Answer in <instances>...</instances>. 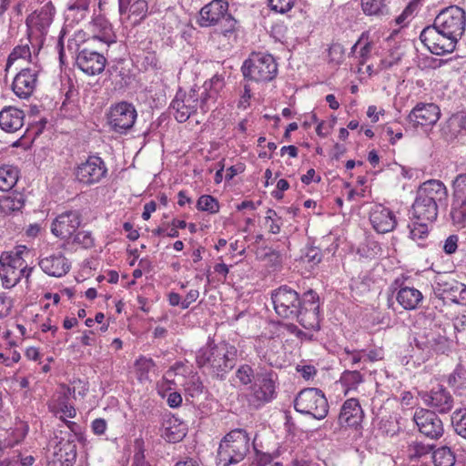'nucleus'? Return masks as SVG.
<instances>
[{
    "label": "nucleus",
    "instance_id": "f257e3e1",
    "mask_svg": "<svg viewBox=\"0 0 466 466\" xmlns=\"http://www.w3.org/2000/svg\"><path fill=\"white\" fill-rule=\"evenodd\" d=\"M276 313L289 319H296L307 329H319V296L312 289L302 298L288 286H281L271 295Z\"/></svg>",
    "mask_w": 466,
    "mask_h": 466
},
{
    "label": "nucleus",
    "instance_id": "f03ea898",
    "mask_svg": "<svg viewBox=\"0 0 466 466\" xmlns=\"http://www.w3.org/2000/svg\"><path fill=\"white\" fill-rule=\"evenodd\" d=\"M448 189L440 180L430 179L423 182L416 192L411 207V219L434 221L439 208L447 205Z\"/></svg>",
    "mask_w": 466,
    "mask_h": 466
},
{
    "label": "nucleus",
    "instance_id": "7ed1b4c3",
    "mask_svg": "<svg viewBox=\"0 0 466 466\" xmlns=\"http://www.w3.org/2000/svg\"><path fill=\"white\" fill-rule=\"evenodd\" d=\"M196 361L198 367H207L213 376L223 379L236 365L237 349L228 343H208L197 352Z\"/></svg>",
    "mask_w": 466,
    "mask_h": 466
},
{
    "label": "nucleus",
    "instance_id": "20e7f679",
    "mask_svg": "<svg viewBox=\"0 0 466 466\" xmlns=\"http://www.w3.org/2000/svg\"><path fill=\"white\" fill-rule=\"evenodd\" d=\"M211 85L205 83L202 88L191 89L188 94H177L172 101L170 107L174 110L175 118L186 122L198 109L205 114L209 109V101L215 99V93L208 92Z\"/></svg>",
    "mask_w": 466,
    "mask_h": 466
},
{
    "label": "nucleus",
    "instance_id": "39448f33",
    "mask_svg": "<svg viewBox=\"0 0 466 466\" xmlns=\"http://www.w3.org/2000/svg\"><path fill=\"white\" fill-rule=\"evenodd\" d=\"M249 451V437L242 429L228 433L221 441L218 451V463L228 466L241 461Z\"/></svg>",
    "mask_w": 466,
    "mask_h": 466
},
{
    "label": "nucleus",
    "instance_id": "423d86ee",
    "mask_svg": "<svg viewBox=\"0 0 466 466\" xmlns=\"http://www.w3.org/2000/svg\"><path fill=\"white\" fill-rule=\"evenodd\" d=\"M245 78L260 83L273 80L278 74V65L271 55L254 53L242 66Z\"/></svg>",
    "mask_w": 466,
    "mask_h": 466
},
{
    "label": "nucleus",
    "instance_id": "0eeeda50",
    "mask_svg": "<svg viewBox=\"0 0 466 466\" xmlns=\"http://www.w3.org/2000/svg\"><path fill=\"white\" fill-rule=\"evenodd\" d=\"M295 410L302 414L323 420L329 412V403L322 392L317 388H307L299 392L294 400Z\"/></svg>",
    "mask_w": 466,
    "mask_h": 466
},
{
    "label": "nucleus",
    "instance_id": "6e6552de",
    "mask_svg": "<svg viewBox=\"0 0 466 466\" xmlns=\"http://www.w3.org/2000/svg\"><path fill=\"white\" fill-rule=\"evenodd\" d=\"M0 277L5 289L14 288L24 276L28 279L33 268H28L24 258L18 254H2L0 258Z\"/></svg>",
    "mask_w": 466,
    "mask_h": 466
},
{
    "label": "nucleus",
    "instance_id": "1a4fd4ad",
    "mask_svg": "<svg viewBox=\"0 0 466 466\" xmlns=\"http://www.w3.org/2000/svg\"><path fill=\"white\" fill-rule=\"evenodd\" d=\"M433 25L441 32L450 35L459 40L466 25V15L462 8L457 5H451L443 9L435 18Z\"/></svg>",
    "mask_w": 466,
    "mask_h": 466
},
{
    "label": "nucleus",
    "instance_id": "9d476101",
    "mask_svg": "<svg viewBox=\"0 0 466 466\" xmlns=\"http://www.w3.org/2000/svg\"><path fill=\"white\" fill-rule=\"evenodd\" d=\"M420 39L431 53L437 56L451 53L458 42L450 35H444V32L435 28L434 25L425 27L420 35Z\"/></svg>",
    "mask_w": 466,
    "mask_h": 466
},
{
    "label": "nucleus",
    "instance_id": "9b49d317",
    "mask_svg": "<svg viewBox=\"0 0 466 466\" xmlns=\"http://www.w3.org/2000/svg\"><path fill=\"white\" fill-rule=\"evenodd\" d=\"M107 168L105 162L99 157H89L84 162L78 164L74 171L76 179L86 186L98 183L106 177Z\"/></svg>",
    "mask_w": 466,
    "mask_h": 466
},
{
    "label": "nucleus",
    "instance_id": "f8f14e48",
    "mask_svg": "<svg viewBox=\"0 0 466 466\" xmlns=\"http://www.w3.org/2000/svg\"><path fill=\"white\" fill-rule=\"evenodd\" d=\"M451 218L458 228L466 226V174L458 175L453 181Z\"/></svg>",
    "mask_w": 466,
    "mask_h": 466
},
{
    "label": "nucleus",
    "instance_id": "ddd939ff",
    "mask_svg": "<svg viewBox=\"0 0 466 466\" xmlns=\"http://www.w3.org/2000/svg\"><path fill=\"white\" fill-rule=\"evenodd\" d=\"M137 116V110L131 103L120 102L110 107L108 123L114 131L124 133L133 127Z\"/></svg>",
    "mask_w": 466,
    "mask_h": 466
},
{
    "label": "nucleus",
    "instance_id": "4468645a",
    "mask_svg": "<svg viewBox=\"0 0 466 466\" xmlns=\"http://www.w3.org/2000/svg\"><path fill=\"white\" fill-rule=\"evenodd\" d=\"M436 296L451 301L466 304V285L450 276H439L433 287Z\"/></svg>",
    "mask_w": 466,
    "mask_h": 466
},
{
    "label": "nucleus",
    "instance_id": "2eb2a0df",
    "mask_svg": "<svg viewBox=\"0 0 466 466\" xmlns=\"http://www.w3.org/2000/svg\"><path fill=\"white\" fill-rule=\"evenodd\" d=\"M273 371L258 373L254 384L251 386L249 401L255 406L269 402L276 394V386Z\"/></svg>",
    "mask_w": 466,
    "mask_h": 466
},
{
    "label": "nucleus",
    "instance_id": "dca6fc26",
    "mask_svg": "<svg viewBox=\"0 0 466 466\" xmlns=\"http://www.w3.org/2000/svg\"><path fill=\"white\" fill-rule=\"evenodd\" d=\"M413 420L419 431L431 440H437L443 434V424L435 411L420 409L415 411Z\"/></svg>",
    "mask_w": 466,
    "mask_h": 466
},
{
    "label": "nucleus",
    "instance_id": "f3484780",
    "mask_svg": "<svg viewBox=\"0 0 466 466\" xmlns=\"http://www.w3.org/2000/svg\"><path fill=\"white\" fill-rule=\"evenodd\" d=\"M69 437L72 435L69 433ZM76 458V445L74 439L63 437L56 443L47 455L48 466H72Z\"/></svg>",
    "mask_w": 466,
    "mask_h": 466
},
{
    "label": "nucleus",
    "instance_id": "a211bd4d",
    "mask_svg": "<svg viewBox=\"0 0 466 466\" xmlns=\"http://www.w3.org/2000/svg\"><path fill=\"white\" fill-rule=\"evenodd\" d=\"M419 396L426 406L439 413L449 412L454 405L453 397L442 386L432 388L430 391H420Z\"/></svg>",
    "mask_w": 466,
    "mask_h": 466
},
{
    "label": "nucleus",
    "instance_id": "6ab92c4d",
    "mask_svg": "<svg viewBox=\"0 0 466 466\" xmlns=\"http://www.w3.org/2000/svg\"><path fill=\"white\" fill-rule=\"evenodd\" d=\"M38 73L39 69L36 65L21 69L12 83L14 93L20 98L30 97L36 87Z\"/></svg>",
    "mask_w": 466,
    "mask_h": 466
},
{
    "label": "nucleus",
    "instance_id": "aec40b11",
    "mask_svg": "<svg viewBox=\"0 0 466 466\" xmlns=\"http://www.w3.org/2000/svg\"><path fill=\"white\" fill-rule=\"evenodd\" d=\"M81 225V215L77 210H68L58 215L51 225L52 233L62 239L71 238Z\"/></svg>",
    "mask_w": 466,
    "mask_h": 466
},
{
    "label": "nucleus",
    "instance_id": "412c9836",
    "mask_svg": "<svg viewBox=\"0 0 466 466\" xmlns=\"http://www.w3.org/2000/svg\"><path fill=\"white\" fill-rule=\"evenodd\" d=\"M106 62V60L103 55L87 48L79 50L76 57L77 67L88 76H95L103 72Z\"/></svg>",
    "mask_w": 466,
    "mask_h": 466
},
{
    "label": "nucleus",
    "instance_id": "4be33fe9",
    "mask_svg": "<svg viewBox=\"0 0 466 466\" xmlns=\"http://www.w3.org/2000/svg\"><path fill=\"white\" fill-rule=\"evenodd\" d=\"M228 4L224 0H213L204 5L199 12L198 24L208 27L218 25L228 14Z\"/></svg>",
    "mask_w": 466,
    "mask_h": 466
},
{
    "label": "nucleus",
    "instance_id": "5701e85b",
    "mask_svg": "<svg viewBox=\"0 0 466 466\" xmlns=\"http://www.w3.org/2000/svg\"><path fill=\"white\" fill-rule=\"evenodd\" d=\"M370 221L378 233H387L393 230L397 225L394 214L388 208L376 204L370 211Z\"/></svg>",
    "mask_w": 466,
    "mask_h": 466
},
{
    "label": "nucleus",
    "instance_id": "b1692460",
    "mask_svg": "<svg viewBox=\"0 0 466 466\" xmlns=\"http://www.w3.org/2000/svg\"><path fill=\"white\" fill-rule=\"evenodd\" d=\"M440 117L439 107L432 103L418 104L409 114L408 119L413 126H431Z\"/></svg>",
    "mask_w": 466,
    "mask_h": 466
},
{
    "label": "nucleus",
    "instance_id": "393cba45",
    "mask_svg": "<svg viewBox=\"0 0 466 466\" xmlns=\"http://www.w3.org/2000/svg\"><path fill=\"white\" fill-rule=\"evenodd\" d=\"M363 410L357 399L347 400L339 415V424L341 427L357 428L362 421Z\"/></svg>",
    "mask_w": 466,
    "mask_h": 466
},
{
    "label": "nucleus",
    "instance_id": "a878e982",
    "mask_svg": "<svg viewBox=\"0 0 466 466\" xmlns=\"http://www.w3.org/2000/svg\"><path fill=\"white\" fill-rule=\"evenodd\" d=\"M39 266L46 274L53 277H62L70 268V263L61 253L42 258Z\"/></svg>",
    "mask_w": 466,
    "mask_h": 466
},
{
    "label": "nucleus",
    "instance_id": "bb28decb",
    "mask_svg": "<svg viewBox=\"0 0 466 466\" xmlns=\"http://www.w3.org/2000/svg\"><path fill=\"white\" fill-rule=\"evenodd\" d=\"M466 134V113L452 115L441 127V135L447 141H453Z\"/></svg>",
    "mask_w": 466,
    "mask_h": 466
},
{
    "label": "nucleus",
    "instance_id": "cd10ccee",
    "mask_svg": "<svg viewBox=\"0 0 466 466\" xmlns=\"http://www.w3.org/2000/svg\"><path fill=\"white\" fill-rule=\"evenodd\" d=\"M25 114L15 107H7L0 112V127L3 130L14 133L24 125Z\"/></svg>",
    "mask_w": 466,
    "mask_h": 466
},
{
    "label": "nucleus",
    "instance_id": "c85d7f7f",
    "mask_svg": "<svg viewBox=\"0 0 466 466\" xmlns=\"http://www.w3.org/2000/svg\"><path fill=\"white\" fill-rule=\"evenodd\" d=\"M422 299V293L413 287L401 285L396 294L397 302L406 310L416 309Z\"/></svg>",
    "mask_w": 466,
    "mask_h": 466
},
{
    "label": "nucleus",
    "instance_id": "c756f323",
    "mask_svg": "<svg viewBox=\"0 0 466 466\" xmlns=\"http://www.w3.org/2000/svg\"><path fill=\"white\" fill-rule=\"evenodd\" d=\"M55 9L51 4L44 5L38 13L33 15L27 24L37 30L42 35L46 33L47 28L53 22Z\"/></svg>",
    "mask_w": 466,
    "mask_h": 466
},
{
    "label": "nucleus",
    "instance_id": "7c9ffc66",
    "mask_svg": "<svg viewBox=\"0 0 466 466\" xmlns=\"http://www.w3.org/2000/svg\"><path fill=\"white\" fill-rule=\"evenodd\" d=\"M419 345H423L425 349L431 350L437 353L444 354L448 352L451 346V341L437 332L430 331L421 340H418Z\"/></svg>",
    "mask_w": 466,
    "mask_h": 466
},
{
    "label": "nucleus",
    "instance_id": "2f4dec72",
    "mask_svg": "<svg viewBox=\"0 0 466 466\" xmlns=\"http://www.w3.org/2000/svg\"><path fill=\"white\" fill-rule=\"evenodd\" d=\"M2 195L0 209L5 214L20 210L25 205L24 195L17 191L5 192Z\"/></svg>",
    "mask_w": 466,
    "mask_h": 466
},
{
    "label": "nucleus",
    "instance_id": "473e14b6",
    "mask_svg": "<svg viewBox=\"0 0 466 466\" xmlns=\"http://www.w3.org/2000/svg\"><path fill=\"white\" fill-rule=\"evenodd\" d=\"M19 170L16 167L4 165L0 167V191L9 192L16 185Z\"/></svg>",
    "mask_w": 466,
    "mask_h": 466
},
{
    "label": "nucleus",
    "instance_id": "72a5a7b5",
    "mask_svg": "<svg viewBox=\"0 0 466 466\" xmlns=\"http://www.w3.org/2000/svg\"><path fill=\"white\" fill-rule=\"evenodd\" d=\"M74 392L75 390H71L67 387L66 391L64 392L63 396L58 398L57 402L50 405L51 411L56 415L62 413L67 418H75L76 414V410L68 403V395Z\"/></svg>",
    "mask_w": 466,
    "mask_h": 466
},
{
    "label": "nucleus",
    "instance_id": "f704fd0d",
    "mask_svg": "<svg viewBox=\"0 0 466 466\" xmlns=\"http://www.w3.org/2000/svg\"><path fill=\"white\" fill-rule=\"evenodd\" d=\"M30 60L31 51L28 45L17 46L13 49V51L8 56L5 66V71H8L11 68V66L15 63H17L18 66H23L24 62Z\"/></svg>",
    "mask_w": 466,
    "mask_h": 466
},
{
    "label": "nucleus",
    "instance_id": "c9c22d12",
    "mask_svg": "<svg viewBox=\"0 0 466 466\" xmlns=\"http://www.w3.org/2000/svg\"><path fill=\"white\" fill-rule=\"evenodd\" d=\"M432 461L435 466H453L455 456L449 447H441L432 453Z\"/></svg>",
    "mask_w": 466,
    "mask_h": 466
},
{
    "label": "nucleus",
    "instance_id": "e433bc0d",
    "mask_svg": "<svg viewBox=\"0 0 466 466\" xmlns=\"http://www.w3.org/2000/svg\"><path fill=\"white\" fill-rule=\"evenodd\" d=\"M431 222L412 219L411 223L409 224L410 238L415 241L424 240L429 235V223Z\"/></svg>",
    "mask_w": 466,
    "mask_h": 466
},
{
    "label": "nucleus",
    "instance_id": "4c0bfd02",
    "mask_svg": "<svg viewBox=\"0 0 466 466\" xmlns=\"http://www.w3.org/2000/svg\"><path fill=\"white\" fill-rule=\"evenodd\" d=\"M155 363L152 359L140 357L135 363L137 377L140 381L149 380V372L153 370Z\"/></svg>",
    "mask_w": 466,
    "mask_h": 466
},
{
    "label": "nucleus",
    "instance_id": "58836bf2",
    "mask_svg": "<svg viewBox=\"0 0 466 466\" xmlns=\"http://www.w3.org/2000/svg\"><path fill=\"white\" fill-rule=\"evenodd\" d=\"M386 0H361L363 12L368 15H385L388 13Z\"/></svg>",
    "mask_w": 466,
    "mask_h": 466
},
{
    "label": "nucleus",
    "instance_id": "ea45409f",
    "mask_svg": "<svg viewBox=\"0 0 466 466\" xmlns=\"http://www.w3.org/2000/svg\"><path fill=\"white\" fill-rule=\"evenodd\" d=\"M128 11L130 13L129 19H132L133 25H137L146 16L147 3L146 0H136L130 5Z\"/></svg>",
    "mask_w": 466,
    "mask_h": 466
},
{
    "label": "nucleus",
    "instance_id": "a19ab883",
    "mask_svg": "<svg viewBox=\"0 0 466 466\" xmlns=\"http://www.w3.org/2000/svg\"><path fill=\"white\" fill-rule=\"evenodd\" d=\"M451 423L455 432L466 439V409H460L453 412Z\"/></svg>",
    "mask_w": 466,
    "mask_h": 466
},
{
    "label": "nucleus",
    "instance_id": "79ce46f5",
    "mask_svg": "<svg viewBox=\"0 0 466 466\" xmlns=\"http://www.w3.org/2000/svg\"><path fill=\"white\" fill-rule=\"evenodd\" d=\"M219 28L218 29V32L224 35L225 37H228V39L231 37H236L235 32H236V25L237 21L233 18V16L230 14H228L218 24Z\"/></svg>",
    "mask_w": 466,
    "mask_h": 466
},
{
    "label": "nucleus",
    "instance_id": "37998d69",
    "mask_svg": "<svg viewBox=\"0 0 466 466\" xmlns=\"http://www.w3.org/2000/svg\"><path fill=\"white\" fill-rule=\"evenodd\" d=\"M340 381L347 390H353L362 382V375L358 370H346L341 374Z\"/></svg>",
    "mask_w": 466,
    "mask_h": 466
},
{
    "label": "nucleus",
    "instance_id": "c03bdc74",
    "mask_svg": "<svg viewBox=\"0 0 466 466\" xmlns=\"http://www.w3.org/2000/svg\"><path fill=\"white\" fill-rule=\"evenodd\" d=\"M197 208L202 211H208L211 214L218 212L219 205L215 198L209 195L201 196L197 203Z\"/></svg>",
    "mask_w": 466,
    "mask_h": 466
},
{
    "label": "nucleus",
    "instance_id": "a18cd8bd",
    "mask_svg": "<svg viewBox=\"0 0 466 466\" xmlns=\"http://www.w3.org/2000/svg\"><path fill=\"white\" fill-rule=\"evenodd\" d=\"M458 342L466 346V310L453 319Z\"/></svg>",
    "mask_w": 466,
    "mask_h": 466
},
{
    "label": "nucleus",
    "instance_id": "49530a36",
    "mask_svg": "<svg viewBox=\"0 0 466 466\" xmlns=\"http://www.w3.org/2000/svg\"><path fill=\"white\" fill-rule=\"evenodd\" d=\"M432 447L431 445H425L421 442L414 441L408 447V455L410 459L420 458L427 455L431 451Z\"/></svg>",
    "mask_w": 466,
    "mask_h": 466
},
{
    "label": "nucleus",
    "instance_id": "de8ad7c7",
    "mask_svg": "<svg viewBox=\"0 0 466 466\" xmlns=\"http://www.w3.org/2000/svg\"><path fill=\"white\" fill-rule=\"evenodd\" d=\"M236 378L242 385H248L255 379L253 369L248 365H241L236 371Z\"/></svg>",
    "mask_w": 466,
    "mask_h": 466
},
{
    "label": "nucleus",
    "instance_id": "09e8293b",
    "mask_svg": "<svg viewBox=\"0 0 466 466\" xmlns=\"http://www.w3.org/2000/svg\"><path fill=\"white\" fill-rule=\"evenodd\" d=\"M185 390L191 397H196L202 393L203 384L198 376H191L185 383Z\"/></svg>",
    "mask_w": 466,
    "mask_h": 466
},
{
    "label": "nucleus",
    "instance_id": "8fccbe9b",
    "mask_svg": "<svg viewBox=\"0 0 466 466\" xmlns=\"http://www.w3.org/2000/svg\"><path fill=\"white\" fill-rule=\"evenodd\" d=\"M344 49L340 44H332L328 50V59L329 63L339 65L343 60Z\"/></svg>",
    "mask_w": 466,
    "mask_h": 466
},
{
    "label": "nucleus",
    "instance_id": "3c124183",
    "mask_svg": "<svg viewBox=\"0 0 466 466\" xmlns=\"http://www.w3.org/2000/svg\"><path fill=\"white\" fill-rule=\"evenodd\" d=\"M90 0H71L68 4V12H76L79 18H84L88 10Z\"/></svg>",
    "mask_w": 466,
    "mask_h": 466
},
{
    "label": "nucleus",
    "instance_id": "603ef678",
    "mask_svg": "<svg viewBox=\"0 0 466 466\" xmlns=\"http://www.w3.org/2000/svg\"><path fill=\"white\" fill-rule=\"evenodd\" d=\"M185 366L180 362H177L174 366L170 367L168 370H167L163 380L167 384H175V377L177 375L183 376Z\"/></svg>",
    "mask_w": 466,
    "mask_h": 466
},
{
    "label": "nucleus",
    "instance_id": "864d4df0",
    "mask_svg": "<svg viewBox=\"0 0 466 466\" xmlns=\"http://www.w3.org/2000/svg\"><path fill=\"white\" fill-rule=\"evenodd\" d=\"M268 5L272 10L284 14L292 8L294 0H268Z\"/></svg>",
    "mask_w": 466,
    "mask_h": 466
},
{
    "label": "nucleus",
    "instance_id": "5fc2aeb1",
    "mask_svg": "<svg viewBox=\"0 0 466 466\" xmlns=\"http://www.w3.org/2000/svg\"><path fill=\"white\" fill-rule=\"evenodd\" d=\"M74 241L84 248H91L94 245V238L89 231H79L76 234Z\"/></svg>",
    "mask_w": 466,
    "mask_h": 466
},
{
    "label": "nucleus",
    "instance_id": "6e6d98bb",
    "mask_svg": "<svg viewBox=\"0 0 466 466\" xmlns=\"http://www.w3.org/2000/svg\"><path fill=\"white\" fill-rule=\"evenodd\" d=\"M97 25L103 26V32L101 33V35H95L94 37L107 44L113 42L111 29L106 24V22H104L101 19H98L95 22L94 26Z\"/></svg>",
    "mask_w": 466,
    "mask_h": 466
},
{
    "label": "nucleus",
    "instance_id": "4d7b16f0",
    "mask_svg": "<svg viewBox=\"0 0 466 466\" xmlns=\"http://www.w3.org/2000/svg\"><path fill=\"white\" fill-rule=\"evenodd\" d=\"M12 306V300L5 293L0 294V319L10 314Z\"/></svg>",
    "mask_w": 466,
    "mask_h": 466
},
{
    "label": "nucleus",
    "instance_id": "13d9d810",
    "mask_svg": "<svg viewBox=\"0 0 466 466\" xmlns=\"http://www.w3.org/2000/svg\"><path fill=\"white\" fill-rule=\"evenodd\" d=\"M199 297V291L198 289H190L186 298L182 300L181 309H187L191 303L195 302Z\"/></svg>",
    "mask_w": 466,
    "mask_h": 466
},
{
    "label": "nucleus",
    "instance_id": "bf43d9fd",
    "mask_svg": "<svg viewBox=\"0 0 466 466\" xmlns=\"http://www.w3.org/2000/svg\"><path fill=\"white\" fill-rule=\"evenodd\" d=\"M457 242H458V237L455 235L450 236L444 243L443 250L447 254H452L457 249Z\"/></svg>",
    "mask_w": 466,
    "mask_h": 466
},
{
    "label": "nucleus",
    "instance_id": "052dcab7",
    "mask_svg": "<svg viewBox=\"0 0 466 466\" xmlns=\"http://www.w3.org/2000/svg\"><path fill=\"white\" fill-rule=\"evenodd\" d=\"M251 98V89L249 86L245 85L244 86V91L243 94L240 96V99L238 101V107L240 108H247L249 106V100Z\"/></svg>",
    "mask_w": 466,
    "mask_h": 466
},
{
    "label": "nucleus",
    "instance_id": "680f3d73",
    "mask_svg": "<svg viewBox=\"0 0 466 466\" xmlns=\"http://www.w3.org/2000/svg\"><path fill=\"white\" fill-rule=\"evenodd\" d=\"M372 46L370 43H366L359 52V64L364 65L370 55Z\"/></svg>",
    "mask_w": 466,
    "mask_h": 466
},
{
    "label": "nucleus",
    "instance_id": "e2e57ef3",
    "mask_svg": "<svg viewBox=\"0 0 466 466\" xmlns=\"http://www.w3.org/2000/svg\"><path fill=\"white\" fill-rule=\"evenodd\" d=\"M92 430L96 435L104 434L106 430V421L104 419H96L92 422Z\"/></svg>",
    "mask_w": 466,
    "mask_h": 466
},
{
    "label": "nucleus",
    "instance_id": "0e129e2a",
    "mask_svg": "<svg viewBox=\"0 0 466 466\" xmlns=\"http://www.w3.org/2000/svg\"><path fill=\"white\" fill-rule=\"evenodd\" d=\"M305 259L308 262L318 264L321 260V256L317 248H309L305 255Z\"/></svg>",
    "mask_w": 466,
    "mask_h": 466
},
{
    "label": "nucleus",
    "instance_id": "69168bd1",
    "mask_svg": "<svg viewBox=\"0 0 466 466\" xmlns=\"http://www.w3.org/2000/svg\"><path fill=\"white\" fill-rule=\"evenodd\" d=\"M167 404L171 408H177L182 403V397L177 392H172L167 397Z\"/></svg>",
    "mask_w": 466,
    "mask_h": 466
},
{
    "label": "nucleus",
    "instance_id": "338daca9",
    "mask_svg": "<svg viewBox=\"0 0 466 466\" xmlns=\"http://www.w3.org/2000/svg\"><path fill=\"white\" fill-rule=\"evenodd\" d=\"M272 458L269 454H258L255 461L256 466H270Z\"/></svg>",
    "mask_w": 466,
    "mask_h": 466
},
{
    "label": "nucleus",
    "instance_id": "774afa93",
    "mask_svg": "<svg viewBox=\"0 0 466 466\" xmlns=\"http://www.w3.org/2000/svg\"><path fill=\"white\" fill-rule=\"evenodd\" d=\"M123 228H124L125 231L127 232V238L130 240L134 241L139 238L138 231L137 229L133 228V226L131 223H129V222L124 223Z\"/></svg>",
    "mask_w": 466,
    "mask_h": 466
}]
</instances>
